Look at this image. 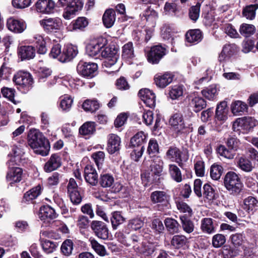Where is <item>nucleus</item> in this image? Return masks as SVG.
Listing matches in <instances>:
<instances>
[{"mask_svg": "<svg viewBox=\"0 0 258 258\" xmlns=\"http://www.w3.org/2000/svg\"><path fill=\"white\" fill-rule=\"evenodd\" d=\"M28 145L34 150L35 152L43 156L48 154L50 150L49 141L39 131L31 130L28 135Z\"/></svg>", "mask_w": 258, "mask_h": 258, "instance_id": "obj_1", "label": "nucleus"}, {"mask_svg": "<svg viewBox=\"0 0 258 258\" xmlns=\"http://www.w3.org/2000/svg\"><path fill=\"white\" fill-rule=\"evenodd\" d=\"M164 162L159 157H156L151 160L150 171H146L141 174L142 180H145L151 183L159 182L160 177L162 175Z\"/></svg>", "mask_w": 258, "mask_h": 258, "instance_id": "obj_2", "label": "nucleus"}, {"mask_svg": "<svg viewBox=\"0 0 258 258\" xmlns=\"http://www.w3.org/2000/svg\"><path fill=\"white\" fill-rule=\"evenodd\" d=\"M146 139V135L142 131L138 132L131 139L130 147L133 149L131 153V157L133 160L138 161L142 157Z\"/></svg>", "mask_w": 258, "mask_h": 258, "instance_id": "obj_3", "label": "nucleus"}, {"mask_svg": "<svg viewBox=\"0 0 258 258\" xmlns=\"http://www.w3.org/2000/svg\"><path fill=\"white\" fill-rule=\"evenodd\" d=\"M150 199L153 204H157L158 211H163L169 208L170 196L165 191L156 190L152 192Z\"/></svg>", "mask_w": 258, "mask_h": 258, "instance_id": "obj_4", "label": "nucleus"}, {"mask_svg": "<svg viewBox=\"0 0 258 258\" xmlns=\"http://www.w3.org/2000/svg\"><path fill=\"white\" fill-rule=\"evenodd\" d=\"M224 183L226 189L233 195H237L241 191L242 184L237 174L230 171L225 176Z\"/></svg>", "mask_w": 258, "mask_h": 258, "instance_id": "obj_5", "label": "nucleus"}, {"mask_svg": "<svg viewBox=\"0 0 258 258\" xmlns=\"http://www.w3.org/2000/svg\"><path fill=\"white\" fill-rule=\"evenodd\" d=\"M13 82L16 85L26 90L31 88L33 81L31 75L28 72L19 71L13 77Z\"/></svg>", "mask_w": 258, "mask_h": 258, "instance_id": "obj_6", "label": "nucleus"}, {"mask_svg": "<svg viewBox=\"0 0 258 258\" xmlns=\"http://www.w3.org/2000/svg\"><path fill=\"white\" fill-rule=\"evenodd\" d=\"M98 70V65L94 62H80L77 67V72L86 78H93Z\"/></svg>", "mask_w": 258, "mask_h": 258, "instance_id": "obj_7", "label": "nucleus"}, {"mask_svg": "<svg viewBox=\"0 0 258 258\" xmlns=\"http://www.w3.org/2000/svg\"><path fill=\"white\" fill-rule=\"evenodd\" d=\"M100 55L106 58V60L104 62V65L106 67H110L115 64L118 58L117 49L114 47H105L103 46L101 50Z\"/></svg>", "mask_w": 258, "mask_h": 258, "instance_id": "obj_8", "label": "nucleus"}, {"mask_svg": "<svg viewBox=\"0 0 258 258\" xmlns=\"http://www.w3.org/2000/svg\"><path fill=\"white\" fill-rule=\"evenodd\" d=\"M166 49L160 45L152 47L147 54L148 61L152 64H157L165 55Z\"/></svg>", "mask_w": 258, "mask_h": 258, "instance_id": "obj_9", "label": "nucleus"}, {"mask_svg": "<svg viewBox=\"0 0 258 258\" xmlns=\"http://www.w3.org/2000/svg\"><path fill=\"white\" fill-rule=\"evenodd\" d=\"M91 228L99 238L106 240L109 237V230L105 223L102 221L94 220L91 223Z\"/></svg>", "mask_w": 258, "mask_h": 258, "instance_id": "obj_10", "label": "nucleus"}, {"mask_svg": "<svg viewBox=\"0 0 258 258\" xmlns=\"http://www.w3.org/2000/svg\"><path fill=\"white\" fill-rule=\"evenodd\" d=\"M106 40L102 38L88 44L86 46V53L91 57H99L103 46H105Z\"/></svg>", "mask_w": 258, "mask_h": 258, "instance_id": "obj_11", "label": "nucleus"}, {"mask_svg": "<svg viewBox=\"0 0 258 258\" xmlns=\"http://www.w3.org/2000/svg\"><path fill=\"white\" fill-rule=\"evenodd\" d=\"M40 24L47 32H56L60 29L61 20L58 18H50L40 21Z\"/></svg>", "mask_w": 258, "mask_h": 258, "instance_id": "obj_12", "label": "nucleus"}, {"mask_svg": "<svg viewBox=\"0 0 258 258\" xmlns=\"http://www.w3.org/2000/svg\"><path fill=\"white\" fill-rule=\"evenodd\" d=\"M169 124L176 133L181 132L185 127L182 114L179 112L172 114L169 119Z\"/></svg>", "mask_w": 258, "mask_h": 258, "instance_id": "obj_13", "label": "nucleus"}, {"mask_svg": "<svg viewBox=\"0 0 258 258\" xmlns=\"http://www.w3.org/2000/svg\"><path fill=\"white\" fill-rule=\"evenodd\" d=\"M182 154V151L178 148L172 146L169 147L167 150L165 158L172 161L176 162L180 167H182L183 165L182 161H186L188 159V157H186L183 160L181 158Z\"/></svg>", "mask_w": 258, "mask_h": 258, "instance_id": "obj_14", "label": "nucleus"}, {"mask_svg": "<svg viewBox=\"0 0 258 258\" xmlns=\"http://www.w3.org/2000/svg\"><path fill=\"white\" fill-rule=\"evenodd\" d=\"M138 96L147 106L153 108L155 106L156 96L152 91L147 88L142 89L139 91Z\"/></svg>", "mask_w": 258, "mask_h": 258, "instance_id": "obj_15", "label": "nucleus"}, {"mask_svg": "<svg viewBox=\"0 0 258 258\" xmlns=\"http://www.w3.org/2000/svg\"><path fill=\"white\" fill-rule=\"evenodd\" d=\"M78 53L77 47L72 44H69L63 48L61 56L58 58V59L62 62L70 61L76 57Z\"/></svg>", "mask_w": 258, "mask_h": 258, "instance_id": "obj_16", "label": "nucleus"}, {"mask_svg": "<svg viewBox=\"0 0 258 258\" xmlns=\"http://www.w3.org/2000/svg\"><path fill=\"white\" fill-rule=\"evenodd\" d=\"M36 10L43 14L53 13L55 3L52 0H38L35 4Z\"/></svg>", "mask_w": 258, "mask_h": 258, "instance_id": "obj_17", "label": "nucleus"}, {"mask_svg": "<svg viewBox=\"0 0 258 258\" xmlns=\"http://www.w3.org/2000/svg\"><path fill=\"white\" fill-rule=\"evenodd\" d=\"M84 176L86 181L91 185L95 186L98 182L97 171L92 165L88 164L86 166Z\"/></svg>", "mask_w": 258, "mask_h": 258, "instance_id": "obj_18", "label": "nucleus"}, {"mask_svg": "<svg viewBox=\"0 0 258 258\" xmlns=\"http://www.w3.org/2000/svg\"><path fill=\"white\" fill-rule=\"evenodd\" d=\"M173 77L172 74L168 72L164 74H157L154 77L155 83L157 87L164 88L172 82Z\"/></svg>", "mask_w": 258, "mask_h": 258, "instance_id": "obj_19", "label": "nucleus"}, {"mask_svg": "<svg viewBox=\"0 0 258 258\" xmlns=\"http://www.w3.org/2000/svg\"><path fill=\"white\" fill-rule=\"evenodd\" d=\"M188 239L183 235H174L171 240V245L174 249H186L188 248Z\"/></svg>", "mask_w": 258, "mask_h": 258, "instance_id": "obj_20", "label": "nucleus"}, {"mask_svg": "<svg viewBox=\"0 0 258 258\" xmlns=\"http://www.w3.org/2000/svg\"><path fill=\"white\" fill-rule=\"evenodd\" d=\"M120 139L115 134L109 136L107 142V150L108 152L112 154L118 152L120 147Z\"/></svg>", "mask_w": 258, "mask_h": 258, "instance_id": "obj_21", "label": "nucleus"}, {"mask_svg": "<svg viewBox=\"0 0 258 258\" xmlns=\"http://www.w3.org/2000/svg\"><path fill=\"white\" fill-rule=\"evenodd\" d=\"M61 164V158L57 154L51 155L49 159L45 163L44 169L46 172H51L59 168Z\"/></svg>", "mask_w": 258, "mask_h": 258, "instance_id": "obj_22", "label": "nucleus"}, {"mask_svg": "<svg viewBox=\"0 0 258 258\" xmlns=\"http://www.w3.org/2000/svg\"><path fill=\"white\" fill-rule=\"evenodd\" d=\"M8 29L15 33H22L26 28L25 23L22 20L10 18L7 20Z\"/></svg>", "mask_w": 258, "mask_h": 258, "instance_id": "obj_23", "label": "nucleus"}, {"mask_svg": "<svg viewBox=\"0 0 258 258\" xmlns=\"http://www.w3.org/2000/svg\"><path fill=\"white\" fill-rule=\"evenodd\" d=\"M228 112L227 102L222 101L217 106L215 118L217 120L224 122L228 118Z\"/></svg>", "mask_w": 258, "mask_h": 258, "instance_id": "obj_24", "label": "nucleus"}, {"mask_svg": "<svg viewBox=\"0 0 258 258\" xmlns=\"http://www.w3.org/2000/svg\"><path fill=\"white\" fill-rule=\"evenodd\" d=\"M23 170L19 167H14L10 169L7 173L6 179L12 184L20 182L22 179Z\"/></svg>", "mask_w": 258, "mask_h": 258, "instance_id": "obj_25", "label": "nucleus"}, {"mask_svg": "<svg viewBox=\"0 0 258 258\" xmlns=\"http://www.w3.org/2000/svg\"><path fill=\"white\" fill-rule=\"evenodd\" d=\"M88 21L84 17H78L72 21L68 27L70 31H83L88 26Z\"/></svg>", "mask_w": 258, "mask_h": 258, "instance_id": "obj_26", "label": "nucleus"}, {"mask_svg": "<svg viewBox=\"0 0 258 258\" xmlns=\"http://www.w3.org/2000/svg\"><path fill=\"white\" fill-rule=\"evenodd\" d=\"M83 6L82 2H78L77 4L70 6H67L63 13L62 16L66 20H70L73 18L76 14V13L81 10Z\"/></svg>", "mask_w": 258, "mask_h": 258, "instance_id": "obj_27", "label": "nucleus"}, {"mask_svg": "<svg viewBox=\"0 0 258 258\" xmlns=\"http://www.w3.org/2000/svg\"><path fill=\"white\" fill-rule=\"evenodd\" d=\"M258 207V201L253 197L249 196L243 200V208L249 213L253 214Z\"/></svg>", "mask_w": 258, "mask_h": 258, "instance_id": "obj_28", "label": "nucleus"}, {"mask_svg": "<svg viewBox=\"0 0 258 258\" xmlns=\"http://www.w3.org/2000/svg\"><path fill=\"white\" fill-rule=\"evenodd\" d=\"M217 224L216 221L212 218H204L201 221V228L203 232L211 234L215 231V228Z\"/></svg>", "mask_w": 258, "mask_h": 258, "instance_id": "obj_29", "label": "nucleus"}, {"mask_svg": "<svg viewBox=\"0 0 258 258\" xmlns=\"http://www.w3.org/2000/svg\"><path fill=\"white\" fill-rule=\"evenodd\" d=\"M55 210L48 205L42 206L39 210V216L41 220L54 219L57 217Z\"/></svg>", "mask_w": 258, "mask_h": 258, "instance_id": "obj_30", "label": "nucleus"}, {"mask_svg": "<svg viewBox=\"0 0 258 258\" xmlns=\"http://www.w3.org/2000/svg\"><path fill=\"white\" fill-rule=\"evenodd\" d=\"M18 55L22 60L33 58L35 55V49L32 46H22L19 48Z\"/></svg>", "mask_w": 258, "mask_h": 258, "instance_id": "obj_31", "label": "nucleus"}, {"mask_svg": "<svg viewBox=\"0 0 258 258\" xmlns=\"http://www.w3.org/2000/svg\"><path fill=\"white\" fill-rule=\"evenodd\" d=\"M189 104L196 112L200 111L207 106L206 101L202 97L199 96L192 98L190 100Z\"/></svg>", "mask_w": 258, "mask_h": 258, "instance_id": "obj_32", "label": "nucleus"}, {"mask_svg": "<svg viewBox=\"0 0 258 258\" xmlns=\"http://www.w3.org/2000/svg\"><path fill=\"white\" fill-rule=\"evenodd\" d=\"M115 11L113 9H108L105 12L102 20L106 28H110L113 26L115 20Z\"/></svg>", "mask_w": 258, "mask_h": 258, "instance_id": "obj_33", "label": "nucleus"}, {"mask_svg": "<svg viewBox=\"0 0 258 258\" xmlns=\"http://www.w3.org/2000/svg\"><path fill=\"white\" fill-rule=\"evenodd\" d=\"M185 37L189 43H198L202 39V33L199 29L190 30L186 33Z\"/></svg>", "mask_w": 258, "mask_h": 258, "instance_id": "obj_34", "label": "nucleus"}, {"mask_svg": "<svg viewBox=\"0 0 258 258\" xmlns=\"http://www.w3.org/2000/svg\"><path fill=\"white\" fill-rule=\"evenodd\" d=\"M247 104L241 101H235L231 104V111L235 115H241L247 111Z\"/></svg>", "mask_w": 258, "mask_h": 258, "instance_id": "obj_35", "label": "nucleus"}, {"mask_svg": "<svg viewBox=\"0 0 258 258\" xmlns=\"http://www.w3.org/2000/svg\"><path fill=\"white\" fill-rule=\"evenodd\" d=\"M41 187L40 185L31 188L24 194L23 201L27 202L36 199L41 194Z\"/></svg>", "mask_w": 258, "mask_h": 258, "instance_id": "obj_36", "label": "nucleus"}, {"mask_svg": "<svg viewBox=\"0 0 258 258\" xmlns=\"http://www.w3.org/2000/svg\"><path fill=\"white\" fill-rule=\"evenodd\" d=\"M237 164L241 170L246 172L252 171L254 168L251 162L248 159L243 157H240L238 158Z\"/></svg>", "mask_w": 258, "mask_h": 258, "instance_id": "obj_37", "label": "nucleus"}, {"mask_svg": "<svg viewBox=\"0 0 258 258\" xmlns=\"http://www.w3.org/2000/svg\"><path fill=\"white\" fill-rule=\"evenodd\" d=\"M164 224L170 234L178 233L179 230V224L177 221L171 218H167L164 220Z\"/></svg>", "mask_w": 258, "mask_h": 258, "instance_id": "obj_38", "label": "nucleus"}, {"mask_svg": "<svg viewBox=\"0 0 258 258\" xmlns=\"http://www.w3.org/2000/svg\"><path fill=\"white\" fill-rule=\"evenodd\" d=\"M96 131V124L94 122L87 121L79 128V133L83 135L93 134Z\"/></svg>", "mask_w": 258, "mask_h": 258, "instance_id": "obj_39", "label": "nucleus"}, {"mask_svg": "<svg viewBox=\"0 0 258 258\" xmlns=\"http://www.w3.org/2000/svg\"><path fill=\"white\" fill-rule=\"evenodd\" d=\"M33 39V42L37 49L38 53L42 54H45L47 51V48L45 45L46 42L43 38L40 35H36L34 36Z\"/></svg>", "mask_w": 258, "mask_h": 258, "instance_id": "obj_40", "label": "nucleus"}, {"mask_svg": "<svg viewBox=\"0 0 258 258\" xmlns=\"http://www.w3.org/2000/svg\"><path fill=\"white\" fill-rule=\"evenodd\" d=\"M202 94L206 99L209 100H214L218 95L216 86L212 85L202 91Z\"/></svg>", "mask_w": 258, "mask_h": 258, "instance_id": "obj_41", "label": "nucleus"}, {"mask_svg": "<svg viewBox=\"0 0 258 258\" xmlns=\"http://www.w3.org/2000/svg\"><path fill=\"white\" fill-rule=\"evenodd\" d=\"M258 9V4L250 5L243 8L242 16L247 19L253 20L255 17V12Z\"/></svg>", "mask_w": 258, "mask_h": 258, "instance_id": "obj_42", "label": "nucleus"}, {"mask_svg": "<svg viewBox=\"0 0 258 258\" xmlns=\"http://www.w3.org/2000/svg\"><path fill=\"white\" fill-rule=\"evenodd\" d=\"M190 217L186 216H180L179 217L183 230L187 233H190L194 230V224L190 220Z\"/></svg>", "mask_w": 258, "mask_h": 258, "instance_id": "obj_43", "label": "nucleus"}, {"mask_svg": "<svg viewBox=\"0 0 258 258\" xmlns=\"http://www.w3.org/2000/svg\"><path fill=\"white\" fill-rule=\"evenodd\" d=\"M239 31L242 36L248 37L254 34L256 28L253 25L243 23L240 25Z\"/></svg>", "mask_w": 258, "mask_h": 258, "instance_id": "obj_44", "label": "nucleus"}, {"mask_svg": "<svg viewBox=\"0 0 258 258\" xmlns=\"http://www.w3.org/2000/svg\"><path fill=\"white\" fill-rule=\"evenodd\" d=\"M169 172L172 178L177 182H180L182 180V174L179 168L175 164L169 165Z\"/></svg>", "mask_w": 258, "mask_h": 258, "instance_id": "obj_45", "label": "nucleus"}, {"mask_svg": "<svg viewBox=\"0 0 258 258\" xmlns=\"http://www.w3.org/2000/svg\"><path fill=\"white\" fill-rule=\"evenodd\" d=\"M100 107L96 100H86L82 104V108L86 111L94 112Z\"/></svg>", "mask_w": 258, "mask_h": 258, "instance_id": "obj_46", "label": "nucleus"}, {"mask_svg": "<svg viewBox=\"0 0 258 258\" xmlns=\"http://www.w3.org/2000/svg\"><path fill=\"white\" fill-rule=\"evenodd\" d=\"M114 182V177L109 174L106 173L100 175L99 184L103 187H110Z\"/></svg>", "mask_w": 258, "mask_h": 258, "instance_id": "obj_47", "label": "nucleus"}, {"mask_svg": "<svg viewBox=\"0 0 258 258\" xmlns=\"http://www.w3.org/2000/svg\"><path fill=\"white\" fill-rule=\"evenodd\" d=\"M142 239L141 236L132 235L131 236L130 242H128V245H126V246H132L137 252H141L142 249L140 246L142 244Z\"/></svg>", "mask_w": 258, "mask_h": 258, "instance_id": "obj_48", "label": "nucleus"}, {"mask_svg": "<svg viewBox=\"0 0 258 258\" xmlns=\"http://www.w3.org/2000/svg\"><path fill=\"white\" fill-rule=\"evenodd\" d=\"M122 56L124 58H132L135 56L133 44L131 42L125 44L122 47Z\"/></svg>", "mask_w": 258, "mask_h": 258, "instance_id": "obj_49", "label": "nucleus"}, {"mask_svg": "<svg viewBox=\"0 0 258 258\" xmlns=\"http://www.w3.org/2000/svg\"><path fill=\"white\" fill-rule=\"evenodd\" d=\"M111 218V222L113 229H116L117 226L123 223L125 221V218L121 215L120 212L115 211L112 214Z\"/></svg>", "mask_w": 258, "mask_h": 258, "instance_id": "obj_50", "label": "nucleus"}, {"mask_svg": "<svg viewBox=\"0 0 258 258\" xmlns=\"http://www.w3.org/2000/svg\"><path fill=\"white\" fill-rule=\"evenodd\" d=\"M89 241L91 243L92 248L95 252L101 256H104L106 254V250L105 247L100 244L98 241L94 238H90Z\"/></svg>", "mask_w": 258, "mask_h": 258, "instance_id": "obj_51", "label": "nucleus"}, {"mask_svg": "<svg viewBox=\"0 0 258 258\" xmlns=\"http://www.w3.org/2000/svg\"><path fill=\"white\" fill-rule=\"evenodd\" d=\"M223 172V168L219 164H214L211 167L210 175L214 180L219 179Z\"/></svg>", "mask_w": 258, "mask_h": 258, "instance_id": "obj_52", "label": "nucleus"}, {"mask_svg": "<svg viewBox=\"0 0 258 258\" xmlns=\"http://www.w3.org/2000/svg\"><path fill=\"white\" fill-rule=\"evenodd\" d=\"M143 16L147 21L153 22V26H155L156 21L158 18V14L155 11L149 7L144 12Z\"/></svg>", "mask_w": 258, "mask_h": 258, "instance_id": "obj_53", "label": "nucleus"}, {"mask_svg": "<svg viewBox=\"0 0 258 258\" xmlns=\"http://www.w3.org/2000/svg\"><path fill=\"white\" fill-rule=\"evenodd\" d=\"M240 127L245 130H249L255 125L254 120L249 117L240 118L239 120Z\"/></svg>", "mask_w": 258, "mask_h": 258, "instance_id": "obj_54", "label": "nucleus"}, {"mask_svg": "<svg viewBox=\"0 0 258 258\" xmlns=\"http://www.w3.org/2000/svg\"><path fill=\"white\" fill-rule=\"evenodd\" d=\"M217 151L220 156L229 159H233L235 155L232 150L227 149L226 147L222 145L218 147Z\"/></svg>", "mask_w": 258, "mask_h": 258, "instance_id": "obj_55", "label": "nucleus"}, {"mask_svg": "<svg viewBox=\"0 0 258 258\" xmlns=\"http://www.w3.org/2000/svg\"><path fill=\"white\" fill-rule=\"evenodd\" d=\"M144 222L140 218H134L128 221L127 224L128 228L133 230H137L141 228L144 225Z\"/></svg>", "mask_w": 258, "mask_h": 258, "instance_id": "obj_56", "label": "nucleus"}, {"mask_svg": "<svg viewBox=\"0 0 258 258\" xmlns=\"http://www.w3.org/2000/svg\"><path fill=\"white\" fill-rule=\"evenodd\" d=\"M226 145L229 149L235 152L239 148L240 141L235 136H229L226 141Z\"/></svg>", "mask_w": 258, "mask_h": 258, "instance_id": "obj_57", "label": "nucleus"}, {"mask_svg": "<svg viewBox=\"0 0 258 258\" xmlns=\"http://www.w3.org/2000/svg\"><path fill=\"white\" fill-rule=\"evenodd\" d=\"M57 243L48 240H45L41 243L42 247L45 252L50 253L53 252L57 247Z\"/></svg>", "mask_w": 258, "mask_h": 258, "instance_id": "obj_58", "label": "nucleus"}, {"mask_svg": "<svg viewBox=\"0 0 258 258\" xmlns=\"http://www.w3.org/2000/svg\"><path fill=\"white\" fill-rule=\"evenodd\" d=\"M176 206L178 210L180 212L184 213L182 216H186L187 217H191L192 216V209L186 203L182 201L178 202L176 203Z\"/></svg>", "mask_w": 258, "mask_h": 258, "instance_id": "obj_59", "label": "nucleus"}, {"mask_svg": "<svg viewBox=\"0 0 258 258\" xmlns=\"http://www.w3.org/2000/svg\"><path fill=\"white\" fill-rule=\"evenodd\" d=\"M73 242L71 239H67L63 241L61 246L62 253L67 256L70 255L73 249Z\"/></svg>", "mask_w": 258, "mask_h": 258, "instance_id": "obj_60", "label": "nucleus"}, {"mask_svg": "<svg viewBox=\"0 0 258 258\" xmlns=\"http://www.w3.org/2000/svg\"><path fill=\"white\" fill-rule=\"evenodd\" d=\"M203 190V195L208 200L211 201L216 198L215 190L209 184L206 183L204 184Z\"/></svg>", "mask_w": 258, "mask_h": 258, "instance_id": "obj_61", "label": "nucleus"}, {"mask_svg": "<svg viewBox=\"0 0 258 258\" xmlns=\"http://www.w3.org/2000/svg\"><path fill=\"white\" fill-rule=\"evenodd\" d=\"M226 242L225 236L221 234H217L212 238V245L215 248H219Z\"/></svg>", "mask_w": 258, "mask_h": 258, "instance_id": "obj_62", "label": "nucleus"}, {"mask_svg": "<svg viewBox=\"0 0 258 258\" xmlns=\"http://www.w3.org/2000/svg\"><path fill=\"white\" fill-rule=\"evenodd\" d=\"M223 53H225L228 57L236 54L238 51V47L237 45L234 43L226 44L223 47Z\"/></svg>", "mask_w": 258, "mask_h": 258, "instance_id": "obj_63", "label": "nucleus"}, {"mask_svg": "<svg viewBox=\"0 0 258 258\" xmlns=\"http://www.w3.org/2000/svg\"><path fill=\"white\" fill-rule=\"evenodd\" d=\"M73 100L71 96H65L60 101L59 106L62 110L68 111L71 109Z\"/></svg>", "mask_w": 258, "mask_h": 258, "instance_id": "obj_64", "label": "nucleus"}]
</instances>
